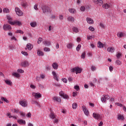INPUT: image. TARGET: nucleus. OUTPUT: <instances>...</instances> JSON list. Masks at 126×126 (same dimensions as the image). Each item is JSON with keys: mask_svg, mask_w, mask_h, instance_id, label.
Masks as SVG:
<instances>
[{"mask_svg": "<svg viewBox=\"0 0 126 126\" xmlns=\"http://www.w3.org/2000/svg\"><path fill=\"white\" fill-rule=\"evenodd\" d=\"M54 100L57 101V102H61L62 101L61 98L58 97H54Z\"/></svg>", "mask_w": 126, "mask_h": 126, "instance_id": "7c9ffc66", "label": "nucleus"}, {"mask_svg": "<svg viewBox=\"0 0 126 126\" xmlns=\"http://www.w3.org/2000/svg\"><path fill=\"white\" fill-rule=\"evenodd\" d=\"M115 105H117V106H118L119 107H123V108H124V107H125V106H124L123 104H122L119 102H116Z\"/></svg>", "mask_w": 126, "mask_h": 126, "instance_id": "58836bf2", "label": "nucleus"}, {"mask_svg": "<svg viewBox=\"0 0 126 126\" xmlns=\"http://www.w3.org/2000/svg\"><path fill=\"white\" fill-rule=\"evenodd\" d=\"M17 122L18 124H19V125H25L26 124L25 120H23L22 119L18 120Z\"/></svg>", "mask_w": 126, "mask_h": 126, "instance_id": "dca6fc26", "label": "nucleus"}, {"mask_svg": "<svg viewBox=\"0 0 126 126\" xmlns=\"http://www.w3.org/2000/svg\"><path fill=\"white\" fill-rule=\"evenodd\" d=\"M52 74L54 77V79L57 80V81H59V78H58V75H57V73L55 71L52 72Z\"/></svg>", "mask_w": 126, "mask_h": 126, "instance_id": "6ab92c4d", "label": "nucleus"}, {"mask_svg": "<svg viewBox=\"0 0 126 126\" xmlns=\"http://www.w3.org/2000/svg\"><path fill=\"white\" fill-rule=\"evenodd\" d=\"M37 54L39 56V57H43V56H44V53H43V52L40 51V50H38L37 52Z\"/></svg>", "mask_w": 126, "mask_h": 126, "instance_id": "a878e982", "label": "nucleus"}, {"mask_svg": "<svg viewBox=\"0 0 126 126\" xmlns=\"http://www.w3.org/2000/svg\"><path fill=\"white\" fill-rule=\"evenodd\" d=\"M117 36L120 38H122L123 37H125V33L123 32H118L117 33Z\"/></svg>", "mask_w": 126, "mask_h": 126, "instance_id": "4be33fe9", "label": "nucleus"}, {"mask_svg": "<svg viewBox=\"0 0 126 126\" xmlns=\"http://www.w3.org/2000/svg\"><path fill=\"white\" fill-rule=\"evenodd\" d=\"M43 44L45 46H51V42L47 40L43 41Z\"/></svg>", "mask_w": 126, "mask_h": 126, "instance_id": "5701e85b", "label": "nucleus"}, {"mask_svg": "<svg viewBox=\"0 0 126 126\" xmlns=\"http://www.w3.org/2000/svg\"><path fill=\"white\" fill-rule=\"evenodd\" d=\"M93 2L96 4H98V5H103V0H93Z\"/></svg>", "mask_w": 126, "mask_h": 126, "instance_id": "f8f14e48", "label": "nucleus"}, {"mask_svg": "<svg viewBox=\"0 0 126 126\" xmlns=\"http://www.w3.org/2000/svg\"><path fill=\"white\" fill-rule=\"evenodd\" d=\"M86 54L85 52H83L81 55V59H85Z\"/></svg>", "mask_w": 126, "mask_h": 126, "instance_id": "09e8293b", "label": "nucleus"}, {"mask_svg": "<svg viewBox=\"0 0 126 126\" xmlns=\"http://www.w3.org/2000/svg\"><path fill=\"white\" fill-rule=\"evenodd\" d=\"M68 21H71V22H74V19L71 16H69L67 18Z\"/></svg>", "mask_w": 126, "mask_h": 126, "instance_id": "c85d7f7f", "label": "nucleus"}, {"mask_svg": "<svg viewBox=\"0 0 126 126\" xmlns=\"http://www.w3.org/2000/svg\"><path fill=\"white\" fill-rule=\"evenodd\" d=\"M115 63H116L118 65H120V64H121L122 63L121 61L120 60H116Z\"/></svg>", "mask_w": 126, "mask_h": 126, "instance_id": "49530a36", "label": "nucleus"}, {"mask_svg": "<svg viewBox=\"0 0 126 126\" xmlns=\"http://www.w3.org/2000/svg\"><path fill=\"white\" fill-rule=\"evenodd\" d=\"M3 29L6 31L10 30V29H11V26H10L9 25H4L3 26Z\"/></svg>", "mask_w": 126, "mask_h": 126, "instance_id": "9b49d317", "label": "nucleus"}, {"mask_svg": "<svg viewBox=\"0 0 126 126\" xmlns=\"http://www.w3.org/2000/svg\"><path fill=\"white\" fill-rule=\"evenodd\" d=\"M42 41H43V38L42 37H39L37 40V43L40 44Z\"/></svg>", "mask_w": 126, "mask_h": 126, "instance_id": "c03bdc74", "label": "nucleus"}, {"mask_svg": "<svg viewBox=\"0 0 126 126\" xmlns=\"http://www.w3.org/2000/svg\"><path fill=\"white\" fill-rule=\"evenodd\" d=\"M9 24H10L11 25H18V26H20V25H22L21 22H20L19 21H9Z\"/></svg>", "mask_w": 126, "mask_h": 126, "instance_id": "7ed1b4c3", "label": "nucleus"}, {"mask_svg": "<svg viewBox=\"0 0 126 126\" xmlns=\"http://www.w3.org/2000/svg\"><path fill=\"white\" fill-rule=\"evenodd\" d=\"M31 116H32V114H31V113L30 112L28 113L27 115V117L28 118H31Z\"/></svg>", "mask_w": 126, "mask_h": 126, "instance_id": "bf43d9fd", "label": "nucleus"}, {"mask_svg": "<svg viewBox=\"0 0 126 126\" xmlns=\"http://www.w3.org/2000/svg\"><path fill=\"white\" fill-rule=\"evenodd\" d=\"M18 72H19L20 73H23L24 72V70L21 69H18L17 70Z\"/></svg>", "mask_w": 126, "mask_h": 126, "instance_id": "de8ad7c7", "label": "nucleus"}, {"mask_svg": "<svg viewBox=\"0 0 126 126\" xmlns=\"http://www.w3.org/2000/svg\"><path fill=\"white\" fill-rule=\"evenodd\" d=\"M94 37V36H93V35H91V36L87 35V38L88 40H91V39H92Z\"/></svg>", "mask_w": 126, "mask_h": 126, "instance_id": "a18cd8bd", "label": "nucleus"}, {"mask_svg": "<svg viewBox=\"0 0 126 126\" xmlns=\"http://www.w3.org/2000/svg\"><path fill=\"white\" fill-rule=\"evenodd\" d=\"M38 5L37 4H35L34 5L33 8L35 9V10H38Z\"/></svg>", "mask_w": 126, "mask_h": 126, "instance_id": "4d7b16f0", "label": "nucleus"}, {"mask_svg": "<svg viewBox=\"0 0 126 126\" xmlns=\"http://www.w3.org/2000/svg\"><path fill=\"white\" fill-rule=\"evenodd\" d=\"M110 99V96L108 94H104L103 97H101V101L102 103H105L106 100H109Z\"/></svg>", "mask_w": 126, "mask_h": 126, "instance_id": "20e7f679", "label": "nucleus"}, {"mask_svg": "<svg viewBox=\"0 0 126 126\" xmlns=\"http://www.w3.org/2000/svg\"><path fill=\"white\" fill-rule=\"evenodd\" d=\"M59 95L61 97H63L64 99H68V95L64 94V93L63 91H61L59 93Z\"/></svg>", "mask_w": 126, "mask_h": 126, "instance_id": "423d86ee", "label": "nucleus"}, {"mask_svg": "<svg viewBox=\"0 0 126 126\" xmlns=\"http://www.w3.org/2000/svg\"><path fill=\"white\" fill-rule=\"evenodd\" d=\"M68 10L70 13H75L76 12V10L73 8L69 9Z\"/></svg>", "mask_w": 126, "mask_h": 126, "instance_id": "2f4dec72", "label": "nucleus"}, {"mask_svg": "<svg viewBox=\"0 0 126 126\" xmlns=\"http://www.w3.org/2000/svg\"><path fill=\"white\" fill-rule=\"evenodd\" d=\"M102 7L105 9H108V8L110 7V5L108 4L107 3H105L102 5Z\"/></svg>", "mask_w": 126, "mask_h": 126, "instance_id": "bb28decb", "label": "nucleus"}, {"mask_svg": "<svg viewBox=\"0 0 126 126\" xmlns=\"http://www.w3.org/2000/svg\"><path fill=\"white\" fill-rule=\"evenodd\" d=\"M72 30L73 32H75V33H78V32H79V30H78V28H77V27L73 28Z\"/></svg>", "mask_w": 126, "mask_h": 126, "instance_id": "cd10ccee", "label": "nucleus"}, {"mask_svg": "<svg viewBox=\"0 0 126 126\" xmlns=\"http://www.w3.org/2000/svg\"><path fill=\"white\" fill-rule=\"evenodd\" d=\"M62 80H63V82H64L65 83H67V79H66V78L62 79Z\"/></svg>", "mask_w": 126, "mask_h": 126, "instance_id": "052dcab7", "label": "nucleus"}, {"mask_svg": "<svg viewBox=\"0 0 126 126\" xmlns=\"http://www.w3.org/2000/svg\"><path fill=\"white\" fill-rule=\"evenodd\" d=\"M117 119L120 121H124V120H125V117H124V115L119 114L118 115Z\"/></svg>", "mask_w": 126, "mask_h": 126, "instance_id": "f3484780", "label": "nucleus"}, {"mask_svg": "<svg viewBox=\"0 0 126 126\" xmlns=\"http://www.w3.org/2000/svg\"><path fill=\"white\" fill-rule=\"evenodd\" d=\"M20 115L22 117H23L24 118L25 117V113L21 112Z\"/></svg>", "mask_w": 126, "mask_h": 126, "instance_id": "338daca9", "label": "nucleus"}, {"mask_svg": "<svg viewBox=\"0 0 126 126\" xmlns=\"http://www.w3.org/2000/svg\"><path fill=\"white\" fill-rule=\"evenodd\" d=\"M9 47L10 50H12V49H14V46H13L12 45H10Z\"/></svg>", "mask_w": 126, "mask_h": 126, "instance_id": "774afa93", "label": "nucleus"}, {"mask_svg": "<svg viewBox=\"0 0 126 126\" xmlns=\"http://www.w3.org/2000/svg\"><path fill=\"white\" fill-rule=\"evenodd\" d=\"M121 57H122V55L121 54V53H118L117 55V59H120V58H121Z\"/></svg>", "mask_w": 126, "mask_h": 126, "instance_id": "5fc2aeb1", "label": "nucleus"}, {"mask_svg": "<svg viewBox=\"0 0 126 126\" xmlns=\"http://www.w3.org/2000/svg\"><path fill=\"white\" fill-rule=\"evenodd\" d=\"M91 69L92 70V71H95V70H96V67L95 66L92 65L91 67Z\"/></svg>", "mask_w": 126, "mask_h": 126, "instance_id": "ea45409f", "label": "nucleus"}, {"mask_svg": "<svg viewBox=\"0 0 126 126\" xmlns=\"http://www.w3.org/2000/svg\"><path fill=\"white\" fill-rule=\"evenodd\" d=\"M9 119L11 118H13L14 119H15V120H17V117H16V116H10L9 117Z\"/></svg>", "mask_w": 126, "mask_h": 126, "instance_id": "0e129e2a", "label": "nucleus"}, {"mask_svg": "<svg viewBox=\"0 0 126 126\" xmlns=\"http://www.w3.org/2000/svg\"><path fill=\"white\" fill-rule=\"evenodd\" d=\"M44 52H50L51 51V49L48 47H45L44 48Z\"/></svg>", "mask_w": 126, "mask_h": 126, "instance_id": "37998d69", "label": "nucleus"}, {"mask_svg": "<svg viewBox=\"0 0 126 126\" xmlns=\"http://www.w3.org/2000/svg\"><path fill=\"white\" fill-rule=\"evenodd\" d=\"M16 33H20V34H24V32H23V31L20 30H18L16 31Z\"/></svg>", "mask_w": 126, "mask_h": 126, "instance_id": "4c0bfd02", "label": "nucleus"}, {"mask_svg": "<svg viewBox=\"0 0 126 126\" xmlns=\"http://www.w3.org/2000/svg\"><path fill=\"white\" fill-rule=\"evenodd\" d=\"M1 99L2 101H4V102H5L7 103H9V101H8V100H7V99H6V98H5V97H1Z\"/></svg>", "mask_w": 126, "mask_h": 126, "instance_id": "473e14b6", "label": "nucleus"}, {"mask_svg": "<svg viewBox=\"0 0 126 126\" xmlns=\"http://www.w3.org/2000/svg\"><path fill=\"white\" fill-rule=\"evenodd\" d=\"M72 108L74 110H75L77 108V103H74L72 104Z\"/></svg>", "mask_w": 126, "mask_h": 126, "instance_id": "f704fd0d", "label": "nucleus"}, {"mask_svg": "<svg viewBox=\"0 0 126 126\" xmlns=\"http://www.w3.org/2000/svg\"><path fill=\"white\" fill-rule=\"evenodd\" d=\"M42 9L43 13H44V14H49L51 13V10L50 9V8L46 5L43 6L42 7Z\"/></svg>", "mask_w": 126, "mask_h": 126, "instance_id": "f257e3e1", "label": "nucleus"}, {"mask_svg": "<svg viewBox=\"0 0 126 126\" xmlns=\"http://www.w3.org/2000/svg\"><path fill=\"white\" fill-rule=\"evenodd\" d=\"M21 65L23 67H26L29 66V63L27 61H25L21 63Z\"/></svg>", "mask_w": 126, "mask_h": 126, "instance_id": "0eeeda50", "label": "nucleus"}, {"mask_svg": "<svg viewBox=\"0 0 126 126\" xmlns=\"http://www.w3.org/2000/svg\"><path fill=\"white\" fill-rule=\"evenodd\" d=\"M30 87L32 88V89H35V88H36V87L32 84H31Z\"/></svg>", "mask_w": 126, "mask_h": 126, "instance_id": "6e6d98bb", "label": "nucleus"}, {"mask_svg": "<svg viewBox=\"0 0 126 126\" xmlns=\"http://www.w3.org/2000/svg\"><path fill=\"white\" fill-rule=\"evenodd\" d=\"M107 51L110 53H114V52H115V48L114 47H108Z\"/></svg>", "mask_w": 126, "mask_h": 126, "instance_id": "412c9836", "label": "nucleus"}, {"mask_svg": "<svg viewBox=\"0 0 126 126\" xmlns=\"http://www.w3.org/2000/svg\"><path fill=\"white\" fill-rule=\"evenodd\" d=\"M86 20L89 24H93L94 23V21L91 18L87 17Z\"/></svg>", "mask_w": 126, "mask_h": 126, "instance_id": "4468645a", "label": "nucleus"}, {"mask_svg": "<svg viewBox=\"0 0 126 126\" xmlns=\"http://www.w3.org/2000/svg\"><path fill=\"white\" fill-rule=\"evenodd\" d=\"M27 48L29 51H31V50L33 49V45L31 44V43H28L27 44Z\"/></svg>", "mask_w": 126, "mask_h": 126, "instance_id": "a211bd4d", "label": "nucleus"}, {"mask_svg": "<svg viewBox=\"0 0 126 126\" xmlns=\"http://www.w3.org/2000/svg\"><path fill=\"white\" fill-rule=\"evenodd\" d=\"M99 26L100 27H102V28H105V26L104 25V24H103V23H101L99 25Z\"/></svg>", "mask_w": 126, "mask_h": 126, "instance_id": "e2e57ef3", "label": "nucleus"}, {"mask_svg": "<svg viewBox=\"0 0 126 126\" xmlns=\"http://www.w3.org/2000/svg\"><path fill=\"white\" fill-rule=\"evenodd\" d=\"M89 30H90V31L93 32L94 31V30H95V29H94V28H93V27H90L89 28Z\"/></svg>", "mask_w": 126, "mask_h": 126, "instance_id": "603ef678", "label": "nucleus"}, {"mask_svg": "<svg viewBox=\"0 0 126 126\" xmlns=\"http://www.w3.org/2000/svg\"><path fill=\"white\" fill-rule=\"evenodd\" d=\"M81 11H84L85 10V7L81 6L80 8Z\"/></svg>", "mask_w": 126, "mask_h": 126, "instance_id": "13d9d810", "label": "nucleus"}, {"mask_svg": "<svg viewBox=\"0 0 126 126\" xmlns=\"http://www.w3.org/2000/svg\"><path fill=\"white\" fill-rule=\"evenodd\" d=\"M31 26L33 28L37 26V23L36 22H33L30 23Z\"/></svg>", "mask_w": 126, "mask_h": 126, "instance_id": "393cba45", "label": "nucleus"}, {"mask_svg": "<svg viewBox=\"0 0 126 126\" xmlns=\"http://www.w3.org/2000/svg\"><path fill=\"white\" fill-rule=\"evenodd\" d=\"M32 95L35 98V99H39L42 97V94L40 93H32Z\"/></svg>", "mask_w": 126, "mask_h": 126, "instance_id": "9d476101", "label": "nucleus"}, {"mask_svg": "<svg viewBox=\"0 0 126 126\" xmlns=\"http://www.w3.org/2000/svg\"><path fill=\"white\" fill-rule=\"evenodd\" d=\"M7 19L8 20V23H9V21H12V18L10 15H7Z\"/></svg>", "mask_w": 126, "mask_h": 126, "instance_id": "c9c22d12", "label": "nucleus"}, {"mask_svg": "<svg viewBox=\"0 0 126 126\" xmlns=\"http://www.w3.org/2000/svg\"><path fill=\"white\" fill-rule=\"evenodd\" d=\"M93 117L95 119V120H101V115L98 113H93Z\"/></svg>", "mask_w": 126, "mask_h": 126, "instance_id": "6e6552de", "label": "nucleus"}, {"mask_svg": "<svg viewBox=\"0 0 126 126\" xmlns=\"http://www.w3.org/2000/svg\"><path fill=\"white\" fill-rule=\"evenodd\" d=\"M59 18H60V20H63V15H60Z\"/></svg>", "mask_w": 126, "mask_h": 126, "instance_id": "680f3d73", "label": "nucleus"}, {"mask_svg": "<svg viewBox=\"0 0 126 126\" xmlns=\"http://www.w3.org/2000/svg\"><path fill=\"white\" fill-rule=\"evenodd\" d=\"M3 12H5L6 13H8L9 12V9L6 8H4L3 9Z\"/></svg>", "mask_w": 126, "mask_h": 126, "instance_id": "e433bc0d", "label": "nucleus"}, {"mask_svg": "<svg viewBox=\"0 0 126 126\" xmlns=\"http://www.w3.org/2000/svg\"><path fill=\"white\" fill-rule=\"evenodd\" d=\"M15 12L16 13L18 16H22V15H23V13L22 11H21L20 9L18 7L15 8Z\"/></svg>", "mask_w": 126, "mask_h": 126, "instance_id": "39448f33", "label": "nucleus"}, {"mask_svg": "<svg viewBox=\"0 0 126 126\" xmlns=\"http://www.w3.org/2000/svg\"><path fill=\"white\" fill-rule=\"evenodd\" d=\"M80 48H81V45L80 44L78 45V46L76 48V51H77V52L79 51V50H80Z\"/></svg>", "mask_w": 126, "mask_h": 126, "instance_id": "a19ab883", "label": "nucleus"}, {"mask_svg": "<svg viewBox=\"0 0 126 126\" xmlns=\"http://www.w3.org/2000/svg\"><path fill=\"white\" fill-rule=\"evenodd\" d=\"M50 118L51 119H55V118H56V117L55 116V115L54 114L51 113L50 114Z\"/></svg>", "mask_w": 126, "mask_h": 126, "instance_id": "3c124183", "label": "nucleus"}, {"mask_svg": "<svg viewBox=\"0 0 126 126\" xmlns=\"http://www.w3.org/2000/svg\"><path fill=\"white\" fill-rule=\"evenodd\" d=\"M21 4V6H23L24 7H25V6L27 5V3H26V2H22Z\"/></svg>", "mask_w": 126, "mask_h": 126, "instance_id": "8fccbe9b", "label": "nucleus"}, {"mask_svg": "<svg viewBox=\"0 0 126 126\" xmlns=\"http://www.w3.org/2000/svg\"><path fill=\"white\" fill-rule=\"evenodd\" d=\"M52 67L54 69H58V67H59V65L57 63H53L52 64Z\"/></svg>", "mask_w": 126, "mask_h": 126, "instance_id": "b1692460", "label": "nucleus"}, {"mask_svg": "<svg viewBox=\"0 0 126 126\" xmlns=\"http://www.w3.org/2000/svg\"><path fill=\"white\" fill-rule=\"evenodd\" d=\"M104 46H105V45L103 44L100 41H98L97 42V48H99V49H102V48H104Z\"/></svg>", "mask_w": 126, "mask_h": 126, "instance_id": "2eb2a0df", "label": "nucleus"}, {"mask_svg": "<svg viewBox=\"0 0 126 126\" xmlns=\"http://www.w3.org/2000/svg\"><path fill=\"white\" fill-rule=\"evenodd\" d=\"M13 76H15V77L18 78L20 77V75L17 73L14 72L12 73Z\"/></svg>", "mask_w": 126, "mask_h": 126, "instance_id": "c756f323", "label": "nucleus"}, {"mask_svg": "<svg viewBox=\"0 0 126 126\" xmlns=\"http://www.w3.org/2000/svg\"><path fill=\"white\" fill-rule=\"evenodd\" d=\"M4 82L7 85H9L10 86L12 85V82L10 80H4Z\"/></svg>", "mask_w": 126, "mask_h": 126, "instance_id": "aec40b11", "label": "nucleus"}, {"mask_svg": "<svg viewBox=\"0 0 126 126\" xmlns=\"http://www.w3.org/2000/svg\"><path fill=\"white\" fill-rule=\"evenodd\" d=\"M71 70L72 72H76V74H77V73H81V69H80V68L79 67H75V68H73Z\"/></svg>", "mask_w": 126, "mask_h": 126, "instance_id": "f03ea898", "label": "nucleus"}, {"mask_svg": "<svg viewBox=\"0 0 126 126\" xmlns=\"http://www.w3.org/2000/svg\"><path fill=\"white\" fill-rule=\"evenodd\" d=\"M73 78L71 77H69L68 78V81L70 82V81H72Z\"/></svg>", "mask_w": 126, "mask_h": 126, "instance_id": "69168bd1", "label": "nucleus"}, {"mask_svg": "<svg viewBox=\"0 0 126 126\" xmlns=\"http://www.w3.org/2000/svg\"><path fill=\"white\" fill-rule=\"evenodd\" d=\"M82 108L83 109L85 115H86V116H88V115H89V112L88 111V110H87V108H86L85 106H82Z\"/></svg>", "mask_w": 126, "mask_h": 126, "instance_id": "ddd939ff", "label": "nucleus"}, {"mask_svg": "<svg viewBox=\"0 0 126 126\" xmlns=\"http://www.w3.org/2000/svg\"><path fill=\"white\" fill-rule=\"evenodd\" d=\"M19 104L22 107H27V101L25 100H21L19 102Z\"/></svg>", "mask_w": 126, "mask_h": 126, "instance_id": "1a4fd4ad", "label": "nucleus"}, {"mask_svg": "<svg viewBox=\"0 0 126 126\" xmlns=\"http://www.w3.org/2000/svg\"><path fill=\"white\" fill-rule=\"evenodd\" d=\"M73 46V44H72V43H69L67 45L66 47L67 48H68V49H71Z\"/></svg>", "mask_w": 126, "mask_h": 126, "instance_id": "72a5a7b5", "label": "nucleus"}, {"mask_svg": "<svg viewBox=\"0 0 126 126\" xmlns=\"http://www.w3.org/2000/svg\"><path fill=\"white\" fill-rule=\"evenodd\" d=\"M21 53H22V55H24V56H28V53H27V52H26L22 51Z\"/></svg>", "mask_w": 126, "mask_h": 126, "instance_id": "864d4df0", "label": "nucleus"}, {"mask_svg": "<svg viewBox=\"0 0 126 126\" xmlns=\"http://www.w3.org/2000/svg\"><path fill=\"white\" fill-rule=\"evenodd\" d=\"M74 89H75V90H76V91H78L79 90H80V88H79V86H75L74 87Z\"/></svg>", "mask_w": 126, "mask_h": 126, "instance_id": "79ce46f5", "label": "nucleus"}]
</instances>
